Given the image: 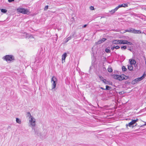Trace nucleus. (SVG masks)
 <instances>
[{
  "instance_id": "obj_7",
  "label": "nucleus",
  "mask_w": 146,
  "mask_h": 146,
  "mask_svg": "<svg viewBox=\"0 0 146 146\" xmlns=\"http://www.w3.org/2000/svg\"><path fill=\"white\" fill-rule=\"evenodd\" d=\"M29 119V123L32 126V129H33L35 125V119L33 117H32L31 118Z\"/></svg>"
},
{
  "instance_id": "obj_44",
  "label": "nucleus",
  "mask_w": 146,
  "mask_h": 146,
  "mask_svg": "<svg viewBox=\"0 0 146 146\" xmlns=\"http://www.w3.org/2000/svg\"><path fill=\"white\" fill-rule=\"evenodd\" d=\"M25 34L26 35L27 34V33H25Z\"/></svg>"
},
{
  "instance_id": "obj_15",
  "label": "nucleus",
  "mask_w": 146,
  "mask_h": 146,
  "mask_svg": "<svg viewBox=\"0 0 146 146\" xmlns=\"http://www.w3.org/2000/svg\"><path fill=\"white\" fill-rule=\"evenodd\" d=\"M27 117H28L29 119H30L32 117H33L31 114V113L30 112H28L27 113Z\"/></svg>"
},
{
  "instance_id": "obj_16",
  "label": "nucleus",
  "mask_w": 146,
  "mask_h": 146,
  "mask_svg": "<svg viewBox=\"0 0 146 146\" xmlns=\"http://www.w3.org/2000/svg\"><path fill=\"white\" fill-rule=\"evenodd\" d=\"M128 69L130 71L133 70V67L132 65L131 64L128 65Z\"/></svg>"
},
{
  "instance_id": "obj_29",
  "label": "nucleus",
  "mask_w": 146,
  "mask_h": 146,
  "mask_svg": "<svg viewBox=\"0 0 146 146\" xmlns=\"http://www.w3.org/2000/svg\"><path fill=\"white\" fill-rule=\"evenodd\" d=\"M121 48L122 49H126V46H121Z\"/></svg>"
},
{
  "instance_id": "obj_32",
  "label": "nucleus",
  "mask_w": 146,
  "mask_h": 146,
  "mask_svg": "<svg viewBox=\"0 0 146 146\" xmlns=\"http://www.w3.org/2000/svg\"><path fill=\"white\" fill-rule=\"evenodd\" d=\"M131 121L132 122L133 124H134L135 123V120H132Z\"/></svg>"
},
{
  "instance_id": "obj_39",
  "label": "nucleus",
  "mask_w": 146,
  "mask_h": 146,
  "mask_svg": "<svg viewBox=\"0 0 146 146\" xmlns=\"http://www.w3.org/2000/svg\"><path fill=\"white\" fill-rule=\"evenodd\" d=\"M58 39V36H57V37H56V41H57Z\"/></svg>"
},
{
  "instance_id": "obj_6",
  "label": "nucleus",
  "mask_w": 146,
  "mask_h": 146,
  "mask_svg": "<svg viewBox=\"0 0 146 146\" xmlns=\"http://www.w3.org/2000/svg\"><path fill=\"white\" fill-rule=\"evenodd\" d=\"M126 32H128L133 33L140 34L141 33L140 30H136L134 29L131 28L128 30H126Z\"/></svg>"
},
{
  "instance_id": "obj_27",
  "label": "nucleus",
  "mask_w": 146,
  "mask_h": 146,
  "mask_svg": "<svg viewBox=\"0 0 146 146\" xmlns=\"http://www.w3.org/2000/svg\"><path fill=\"white\" fill-rule=\"evenodd\" d=\"M105 51L107 53H109L111 51L110 49L106 48L105 49Z\"/></svg>"
},
{
  "instance_id": "obj_1",
  "label": "nucleus",
  "mask_w": 146,
  "mask_h": 146,
  "mask_svg": "<svg viewBox=\"0 0 146 146\" xmlns=\"http://www.w3.org/2000/svg\"><path fill=\"white\" fill-rule=\"evenodd\" d=\"M112 43L113 44H132V43L131 42H128L126 40H115L113 41Z\"/></svg>"
},
{
  "instance_id": "obj_18",
  "label": "nucleus",
  "mask_w": 146,
  "mask_h": 146,
  "mask_svg": "<svg viewBox=\"0 0 146 146\" xmlns=\"http://www.w3.org/2000/svg\"><path fill=\"white\" fill-rule=\"evenodd\" d=\"M1 11L3 13H5L7 12V10L5 9H0Z\"/></svg>"
},
{
  "instance_id": "obj_40",
  "label": "nucleus",
  "mask_w": 146,
  "mask_h": 146,
  "mask_svg": "<svg viewBox=\"0 0 146 146\" xmlns=\"http://www.w3.org/2000/svg\"><path fill=\"white\" fill-rule=\"evenodd\" d=\"M145 65L146 66V60H145Z\"/></svg>"
},
{
  "instance_id": "obj_43",
  "label": "nucleus",
  "mask_w": 146,
  "mask_h": 146,
  "mask_svg": "<svg viewBox=\"0 0 146 146\" xmlns=\"http://www.w3.org/2000/svg\"><path fill=\"white\" fill-rule=\"evenodd\" d=\"M103 70H104V69H105V70H106V68H104V67H103Z\"/></svg>"
},
{
  "instance_id": "obj_37",
  "label": "nucleus",
  "mask_w": 146,
  "mask_h": 146,
  "mask_svg": "<svg viewBox=\"0 0 146 146\" xmlns=\"http://www.w3.org/2000/svg\"><path fill=\"white\" fill-rule=\"evenodd\" d=\"M135 120V122L136 123L138 121V119H136V120Z\"/></svg>"
},
{
  "instance_id": "obj_21",
  "label": "nucleus",
  "mask_w": 146,
  "mask_h": 146,
  "mask_svg": "<svg viewBox=\"0 0 146 146\" xmlns=\"http://www.w3.org/2000/svg\"><path fill=\"white\" fill-rule=\"evenodd\" d=\"M111 88V87L109 86L108 85H106V88L105 89V90H110Z\"/></svg>"
},
{
  "instance_id": "obj_35",
  "label": "nucleus",
  "mask_w": 146,
  "mask_h": 146,
  "mask_svg": "<svg viewBox=\"0 0 146 146\" xmlns=\"http://www.w3.org/2000/svg\"><path fill=\"white\" fill-rule=\"evenodd\" d=\"M87 26V25H84L83 26V28H85V27H86Z\"/></svg>"
},
{
  "instance_id": "obj_3",
  "label": "nucleus",
  "mask_w": 146,
  "mask_h": 146,
  "mask_svg": "<svg viewBox=\"0 0 146 146\" xmlns=\"http://www.w3.org/2000/svg\"><path fill=\"white\" fill-rule=\"evenodd\" d=\"M114 77L115 79H118L119 80H122L124 79L126 80L128 78V76H126L124 74L120 75H115Z\"/></svg>"
},
{
  "instance_id": "obj_8",
  "label": "nucleus",
  "mask_w": 146,
  "mask_h": 146,
  "mask_svg": "<svg viewBox=\"0 0 146 146\" xmlns=\"http://www.w3.org/2000/svg\"><path fill=\"white\" fill-rule=\"evenodd\" d=\"M145 76L146 74L144 73L139 78H136V79L137 82L142 80L145 77Z\"/></svg>"
},
{
  "instance_id": "obj_25",
  "label": "nucleus",
  "mask_w": 146,
  "mask_h": 146,
  "mask_svg": "<svg viewBox=\"0 0 146 146\" xmlns=\"http://www.w3.org/2000/svg\"><path fill=\"white\" fill-rule=\"evenodd\" d=\"M133 124L131 121L128 124H127L126 125V126H129V127H131V125H132Z\"/></svg>"
},
{
  "instance_id": "obj_28",
  "label": "nucleus",
  "mask_w": 146,
  "mask_h": 146,
  "mask_svg": "<svg viewBox=\"0 0 146 146\" xmlns=\"http://www.w3.org/2000/svg\"><path fill=\"white\" fill-rule=\"evenodd\" d=\"M90 9L91 10H94V7L92 6H91L90 7Z\"/></svg>"
},
{
  "instance_id": "obj_45",
  "label": "nucleus",
  "mask_w": 146,
  "mask_h": 146,
  "mask_svg": "<svg viewBox=\"0 0 146 146\" xmlns=\"http://www.w3.org/2000/svg\"><path fill=\"white\" fill-rule=\"evenodd\" d=\"M129 50H130V51H131V49H129Z\"/></svg>"
},
{
  "instance_id": "obj_14",
  "label": "nucleus",
  "mask_w": 146,
  "mask_h": 146,
  "mask_svg": "<svg viewBox=\"0 0 146 146\" xmlns=\"http://www.w3.org/2000/svg\"><path fill=\"white\" fill-rule=\"evenodd\" d=\"M118 9L117 6L114 9L111 10L110 11V12L111 13L113 14Z\"/></svg>"
},
{
  "instance_id": "obj_20",
  "label": "nucleus",
  "mask_w": 146,
  "mask_h": 146,
  "mask_svg": "<svg viewBox=\"0 0 146 146\" xmlns=\"http://www.w3.org/2000/svg\"><path fill=\"white\" fill-rule=\"evenodd\" d=\"M137 82L136 80V79H135L132 81L131 84H134Z\"/></svg>"
},
{
  "instance_id": "obj_10",
  "label": "nucleus",
  "mask_w": 146,
  "mask_h": 146,
  "mask_svg": "<svg viewBox=\"0 0 146 146\" xmlns=\"http://www.w3.org/2000/svg\"><path fill=\"white\" fill-rule=\"evenodd\" d=\"M128 7L127 4L123 3L117 6L118 9L121 7Z\"/></svg>"
},
{
  "instance_id": "obj_4",
  "label": "nucleus",
  "mask_w": 146,
  "mask_h": 146,
  "mask_svg": "<svg viewBox=\"0 0 146 146\" xmlns=\"http://www.w3.org/2000/svg\"><path fill=\"white\" fill-rule=\"evenodd\" d=\"M3 59L4 60H5L7 62H11V61L14 60V57L12 55H5V56H3Z\"/></svg>"
},
{
  "instance_id": "obj_9",
  "label": "nucleus",
  "mask_w": 146,
  "mask_h": 146,
  "mask_svg": "<svg viewBox=\"0 0 146 146\" xmlns=\"http://www.w3.org/2000/svg\"><path fill=\"white\" fill-rule=\"evenodd\" d=\"M99 77L100 79V80L102 81L104 83L106 84H107L108 81H107L106 79L104 78L103 77L101 76H99Z\"/></svg>"
},
{
  "instance_id": "obj_34",
  "label": "nucleus",
  "mask_w": 146,
  "mask_h": 146,
  "mask_svg": "<svg viewBox=\"0 0 146 146\" xmlns=\"http://www.w3.org/2000/svg\"><path fill=\"white\" fill-rule=\"evenodd\" d=\"M115 46H113V47H111V49L112 50H114V49L115 48H114Z\"/></svg>"
},
{
  "instance_id": "obj_2",
  "label": "nucleus",
  "mask_w": 146,
  "mask_h": 146,
  "mask_svg": "<svg viewBox=\"0 0 146 146\" xmlns=\"http://www.w3.org/2000/svg\"><path fill=\"white\" fill-rule=\"evenodd\" d=\"M52 90L53 91L55 90V89L57 83V79L54 76H53L51 78Z\"/></svg>"
},
{
  "instance_id": "obj_24",
  "label": "nucleus",
  "mask_w": 146,
  "mask_h": 146,
  "mask_svg": "<svg viewBox=\"0 0 146 146\" xmlns=\"http://www.w3.org/2000/svg\"><path fill=\"white\" fill-rule=\"evenodd\" d=\"M33 129H34L35 131V134H38L39 133V130L38 129V130H35V129L34 127V128Z\"/></svg>"
},
{
  "instance_id": "obj_5",
  "label": "nucleus",
  "mask_w": 146,
  "mask_h": 146,
  "mask_svg": "<svg viewBox=\"0 0 146 146\" xmlns=\"http://www.w3.org/2000/svg\"><path fill=\"white\" fill-rule=\"evenodd\" d=\"M18 12L24 14L28 15L30 13L29 10L26 9L24 8H20L17 9Z\"/></svg>"
},
{
  "instance_id": "obj_26",
  "label": "nucleus",
  "mask_w": 146,
  "mask_h": 146,
  "mask_svg": "<svg viewBox=\"0 0 146 146\" xmlns=\"http://www.w3.org/2000/svg\"><path fill=\"white\" fill-rule=\"evenodd\" d=\"M108 71L110 72H112L113 70L111 67H109L108 68Z\"/></svg>"
},
{
  "instance_id": "obj_33",
  "label": "nucleus",
  "mask_w": 146,
  "mask_h": 146,
  "mask_svg": "<svg viewBox=\"0 0 146 146\" xmlns=\"http://www.w3.org/2000/svg\"><path fill=\"white\" fill-rule=\"evenodd\" d=\"M14 0H8V1L9 2H11L13 1H14Z\"/></svg>"
},
{
  "instance_id": "obj_41",
  "label": "nucleus",
  "mask_w": 146,
  "mask_h": 146,
  "mask_svg": "<svg viewBox=\"0 0 146 146\" xmlns=\"http://www.w3.org/2000/svg\"><path fill=\"white\" fill-rule=\"evenodd\" d=\"M56 37H57V36H58L57 34H56Z\"/></svg>"
},
{
  "instance_id": "obj_22",
  "label": "nucleus",
  "mask_w": 146,
  "mask_h": 146,
  "mask_svg": "<svg viewBox=\"0 0 146 146\" xmlns=\"http://www.w3.org/2000/svg\"><path fill=\"white\" fill-rule=\"evenodd\" d=\"M130 64L132 65V64H134L136 63V61L134 60H131L130 61Z\"/></svg>"
},
{
  "instance_id": "obj_23",
  "label": "nucleus",
  "mask_w": 146,
  "mask_h": 146,
  "mask_svg": "<svg viewBox=\"0 0 146 146\" xmlns=\"http://www.w3.org/2000/svg\"><path fill=\"white\" fill-rule=\"evenodd\" d=\"M122 70L124 72L126 71L127 70V69L124 66H123L122 67Z\"/></svg>"
},
{
  "instance_id": "obj_36",
  "label": "nucleus",
  "mask_w": 146,
  "mask_h": 146,
  "mask_svg": "<svg viewBox=\"0 0 146 146\" xmlns=\"http://www.w3.org/2000/svg\"><path fill=\"white\" fill-rule=\"evenodd\" d=\"M145 125H146V123L145 124H144L143 125H141L140 126V127H143V126Z\"/></svg>"
},
{
  "instance_id": "obj_13",
  "label": "nucleus",
  "mask_w": 146,
  "mask_h": 146,
  "mask_svg": "<svg viewBox=\"0 0 146 146\" xmlns=\"http://www.w3.org/2000/svg\"><path fill=\"white\" fill-rule=\"evenodd\" d=\"M106 40V38H103L102 39H101L100 40H99L98 41V44H100L105 41Z\"/></svg>"
},
{
  "instance_id": "obj_12",
  "label": "nucleus",
  "mask_w": 146,
  "mask_h": 146,
  "mask_svg": "<svg viewBox=\"0 0 146 146\" xmlns=\"http://www.w3.org/2000/svg\"><path fill=\"white\" fill-rule=\"evenodd\" d=\"M40 57H39V55H38L35 58V62H40Z\"/></svg>"
},
{
  "instance_id": "obj_31",
  "label": "nucleus",
  "mask_w": 146,
  "mask_h": 146,
  "mask_svg": "<svg viewBox=\"0 0 146 146\" xmlns=\"http://www.w3.org/2000/svg\"><path fill=\"white\" fill-rule=\"evenodd\" d=\"M114 48H115L116 49H118L119 48V46H115Z\"/></svg>"
},
{
  "instance_id": "obj_17",
  "label": "nucleus",
  "mask_w": 146,
  "mask_h": 146,
  "mask_svg": "<svg viewBox=\"0 0 146 146\" xmlns=\"http://www.w3.org/2000/svg\"><path fill=\"white\" fill-rule=\"evenodd\" d=\"M72 38L71 36H69L68 38H66L64 41V43H66L69 40H70Z\"/></svg>"
},
{
  "instance_id": "obj_38",
  "label": "nucleus",
  "mask_w": 146,
  "mask_h": 146,
  "mask_svg": "<svg viewBox=\"0 0 146 146\" xmlns=\"http://www.w3.org/2000/svg\"><path fill=\"white\" fill-rule=\"evenodd\" d=\"M100 88L101 89H102V90H105V89H104V88L102 87H100Z\"/></svg>"
},
{
  "instance_id": "obj_30",
  "label": "nucleus",
  "mask_w": 146,
  "mask_h": 146,
  "mask_svg": "<svg viewBox=\"0 0 146 146\" xmlns=\"http://www.w3.org/2000/svg\"><path fill=\"white\" fill-rule=\"evenodd\" d=\"M48 5H46L45 6L44 8V10H47L48 8Z\"/></svg>"
},
{
  "instance_id": "obj_11",
  "label": "nucleus",
  "mask_w": 146,
  "mask_h": 146,
  "mask_svg": "<svg viewBox=\"0 0 146 146\" xmlns=\"http://www.w3.org/2000/svg\"><path fill=\"white\" fill-rule=\"evenodd\" d=\"M66 56H67V54L66 53H64L62 55V63H63V60L64 62H65V59Z\"/></svg>"
},
{
  "instance_id": "obj_42",
  "label": "nucleus",
  "mask_w": 146,
  "mask_h": 146,
  "mask_svg": "<svg viewBox=\"0 0 146 146\" xmlns=\"http://www.w3.org/2000/svg\"><path fill=\"white\" fill-rule=\"evenodd\" d=\"M103 70H104V69H105V70H106V68H104V67H103Z\"/></svg>"
},
{
  "instance_id": "obj_19",
  "label": "nucleus",
  "mask_w": 146,
  "mask_h": 146,
  "mask_svg": "<svg viewBox=\"0 0 146 146\" xmlns=\"http://www.w3.org/2000/svg\"><path fill=\"white\" fill-rule=\"evenodd\" d=\"M16 121L17 123L19 124H21V120L18 118H16Z\"/></svg>"
}]
</instances>
